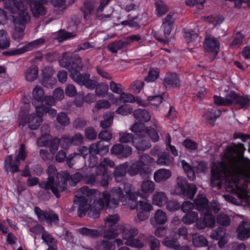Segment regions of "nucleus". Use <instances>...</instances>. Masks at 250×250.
Returning a JSON list of instances; mask_svg holds the SVG:
<instances>
[{"mask_svg": "<svg viewBox=\"0 0 250 250\" xmlns=\"http://www.w3.org/2000/svg\"><path fill=\"white\" fill-rule=\"evenodd\" d=\"M245 150L244 145L242 143L233 146H228L222 154V159L212 162L210 170V182L213 187L221 186L223 180L225 179L226 190L236 194L239 197L241 196L244 189L239 186L240 179L237 173L231 167L230 163L224 159L231 160L233 158V154L242 156Z\"/></svg>", "mask_w": 250, "mask_h": 250, "instance_id": "1", "label": "nucleus"}, {"mask_svg": "<svg viewBox=\"0 0 250 250\" xmlns=\"http://www.w3.org/2000/svg\"><path fill=\"white\" fill-rule=\"evenodd\" d=\"M59 64L68 70L71 78L80 85H83L90 89H94L97 81L90 79L89 74L80 72L82 64L81 59L78 55L64 53L59 60Z\"/></svg>", "mask_w": 250, "mask_h": 250, "instance_id": "2", "label": "nucleus"}, {"mask_svg": "<svg viewBox=\"0 0 250 250\" xmlns=\"http://www.w3.org/2000/svg\"><path fill=\"white\" fill-rule=\"evenodd\" d=\"M109 148L107 145H104L102 141H99L97 143L91 144L88 148L85 146H80L78 149L79 153H73L68 156L66 159V164L69 167H72L73 166L74 159L83 156L84 159L89 154L90 166L93 167L96 164L95 155L99 154L104 156L108 152Z\"/></svg>", "mask_w": 250, "mask_h": 250, "instance_id": "3", "label": "nucleus"}, {"mask_svg": "<svg viewBox=\"0 0 250 250\" xmlns=\"http://www.w3.org/2000/svg\"><path fill=\"white\" fill-rule=\"evenodd\" d=\"M61 172L57 173L56 167L53 165H49L47 168V173L48 178L46 181L39 183V187L45 190H51L52 192L57 198L60 197V187L62 185V182L58 178V175Z\"/></svg>", "mask_w": 250, "mask_h": 250, "instance_id": "4", "label": "nucleus"}, {"mask_svg": "<svg viewBox=\"0 0 250 250\" xmlns=\"http://www.w3.org/2000/svg\"><path fill=\"white\" fill-rule=\"evenodd\" d=\"M100 198L102 199L106 208H115L117 207L120 201L123 202L125 200V195L120 187H114L109 192L106 190L104 191Z\"/></svg>", "mask_w": 250, "mask_h": 250, "instance_id": "5", "label": "nucleus"}, {"mask_svg": "<svg viewBox=\"0 0 250 250\" xmlns=\"http://www.w3.org/2000/svg\"><path fill=\"white\" fill-rule=\"evenodd\" d=\"M176 182L175 191L177 195L190 199L194 197L197 191L194 184L188 183L186 178L180 176L177 178Z\"/></svg>", "mask_w": 250, "mask_h": 250, "instance_id": "6", "label": "nucleus"}, {"mask_svg": "<svg viewBox=\"0 0 250 250\" xmlns=\"http://www.w3.org/2000/svg\"><path fill=\"white\" fill-rule=\"evenodd\" d=\"M13 22L16 25H19L21 27L16 26L13 33V37L15 40L19 41L21 40L23 37V32L26 24L30 21V17L29 14L26 11L25 8H22L19 13V16H12Z\"/></svg>", "mask_w": 250, "mask_h": 250, "instance_id": "7", "label": "nucleus"}, {"mask_svg": "<svg viewBox=\"0 0 250 250\" xmlns=\"http://www.w3.org/2000/svg\"><path fill=\"white\" fill-rule=\"evenodd\" d=\"M83 176L79 172L70 175L67 171H62L58 176L59 181L62 182V185L60 187V192H62L67 189V183H69L72 187L75 186L81 180L83 179Z\"/></svg>", "mask_w": 250, "mask_h": 250, "instance_id": "8", "label": "nucleus"}, {"mask_svg": "<svg viewBox=\"0 0 250 250\" xmlns=\"http://www.w3.org/2000/svg\"><path fill=\"white\" fill-rule=\"evenodd\" d=\"M45 39L41 38L33 41L29 42L21 48L15 49H10L2 52V54L5 56H12L23 54L27 51L38 48L45 42Z\"/></svg>", "mask_w": 250, "mask_h": 250, "instance_id": "9", "label": "nucleus"}, {"mask_svg": "<svg viewBox=\"0 0 250 250\" xmlns=\"http://www.w3.org/2000/svg\"><path fill=\"white\" fill-rule=\"evenodd\" d=\"M34 212L38 221L41 223L46 221L48 226L50 227H52L53 224L57 225L59 223V216L52 210H44L36 206L34 208Z\"/></svg>", "mask_w": 250, "mask_h": 250, "instance_id": "10", "label": "nucleus"}, {"mask_svg": "<svg viewBox=\"0 0 250 250\" xmlns=\"http://www.w3.org/2000/svg\"><path fill=\"white\" fill-rule=\"evenodd\" d=\"M44 104L36 106V112L43 116L44 113H48L51 118L54 117L57 114V110L51 108L55 104L54 99L51 96H46L44 98Z\"/></svg>", "mask_w": 250, "mask_h": 250, "instance_id": "11", "label": "nucleus"}, {"mask_svg": "<svg viewBox=\"0 0 250 250\" xmlns=\"http://www.w3.org/2000/svg\"><path fill=\"white\" fill-rule=\"evenodd\" d=\"M23 0L30 6L34 0ZM22 8H25L29 14L27 4H24L22 0H8L5 2V9L9 10L12 14L18 13V16H19V13Z\"/></svg>", "mask_w": 250, "mask_h": 250, "instance_id": "12", "label": "nucleus"}, {"mask_svg": "<svg viewBox=\"0 0 250 250\" xmlns=\"http://www.w3.org/2000/svg\"><path fill=\"white\" fill-rule=\"evenodd\" d=\"M150 172V169L148 167H144L137 161L128 166V173L131 176L139 175L145 177Z\"/></svg>", "mask_w": 250, "mask_h": 250, "instance_id": "13", "label": "nucleus"}, {"mask_svg": "<svg viewBox=\"0 0 250 250\" xmlns=\"http://www.w3.org/2000/svg\"><path fill=\"white\" fill-rule=\"evenodd\" d=\"M124 189L125 195L128 198V200L132 202L131 208L132 209H136L139 205L137 198L140 195V191H136L134 187L129 183H125Z\"/></svg>", "mask_w": 250, "mask_h": 250, "instance_id": "14", "label": "nucleus"}, {"mask_svg": "<svg viewBox=\"0 0 250 250\" xmlns=\"http://www.w3.org/2000/svg\"><path fill=\"white\" fill-rule=\"evenodd\" d=\"M54 72L53 69L50 67H46L42 70L41 82L44 87L52 88L56 84V80L53 77Z\"/></svg>", "mask_w": 250, "mask_h": 250, "instance_id": "15", "label": "nucleus"}, {"mask_svg": "<svg viewBox=\"0 0 250 250\" xmlns=\"http://www.w3.org/2000/svg\"><path fill=\"white\" fill-rule=\"evenodd\" d=\"M205 49L208 53H211L214 59L217 55L219 47V42L213 37H207L204 42Z\"/></svg>", "mask_w": 250, "mask_h": 250, "instance_id": "16", "label": "nucleus"}, {"mask_svg": "<svg viewBox=\"0 0 250 250\" xmlns=\"http://www.w3.org/2000/svg\"><path fill=\"white\" fill-rule=\"evenodd\" d=\"M163 84L167 89L179 88L180 87V80L178 75L176 73L168 72L166 73Z\"/></svg>", "mask_w": 250, "mask_h": 250, "instance_id": "17", "label": "nucleus"}, {"mask_svg": "<svg viewBox=\"0 0 250 250\" xmlns=\"http://www.w3.org/2000/svg\"><path fill=\"white\" fill-rule=\"evenodd\" d=\"M45 2V0H34L30 3V10L35 18H38L46 14V9L43 5Z\"/></svg>", "mask_w": 250, "mask_h": 250, "instance_id": "18", "label": "nucleus"}, {"mask_svg": "<svg viewBox=\"0 0 250 250\" xmlns=\"http://www.w3.org/2000/svg\"><path fill=\"white\" fill-rule=\"evenodd\" d=\"M203 213L204 214L203 220L202 221H198L196 222L197 227L200 229H203L206 227H213L215 224V219L211 210H206V211Z\"/></svg>", "mask_w": 250, "mask_h": 250, "instance_id": "19", "label": "nucleus"}, {"mask_svg": "<svg viewBox=\"0 0 250 250\" xmlns=\"http://www.w3.org/2000/svg\"><path fill=\"white\" fill-rule=\"evenodd\" d=\"M111 152L113 154L119 155L120 157H127L131 154L132 149L127 145L117 144L111 147Z\"/></svg>", "mask_w": 250, "mask_h": 250, "instance_id": "20", "label": "nucleus"}, {"mask_svg": "<svg viewBox=\"0 0 250 250\" xmlns=\"http://www.w3.org/2000/svg\"><path fill=\"white\" fill-rule=\"evenodd\" d=\"M104 208H106L105 205L102 199L99 198L94 203L93 206L90 209H88V215L90 218H98L100 216L101 211Z\"/></svg>", "mask_w": 250, "mask_h": 250, "instance_id": "21", "label": "nucleus"}, {"mask_svg": "<svg viewBox=\"0 0 250 250\" xmlns=\"http://www.w3.org/2000/svg\"><path fill=\"white\" fill-rule=\"evenodd\" d=\"M237 238L245 240L250 237V224L245 221H242L237 229Z\"/></svg>", "mask_w": 250, "mask_h": 250, "instance_id": "22", "label": "nucleus"}, {"mask_svg": "<svg viewBox=\"0 0 250 250\" xmlns=\"http://www.w3.org/2000/svg\"><path fill=\"white\" fill-rule=\"evenodd\" d=\"M133 146L139 151H143L151 146V144L148 139L144 136H135Z\"/></svg>", "mask_w": 250, "mask_h": 250, "instance_id": "23", "label": "nucleus"}, {"mask_svg": "<svg viewBox=\"0 0 250 250\" xmlns=\"http://www.w3.org/2000/svg\"><path fill=\"white\" fill-rule=\"evenodd\" d=\"M119 231L120 234H122V237L125 241L133 238L138 234V230L136 228L125 227L124 225H120Z\"/></svg>", "mask_w": 250, "mask_h": 250, "instance_id": "24", "label": "nucleus"}, {"mask_svg": "<svg viewBox=\"0 0 250 250\" xmlns=\"http://www.w3.org/2000/svg\"><path fill=\"white\" fill-rule=\"evenodd\" d=\"M20 162L15 158L13 159L11 155L8 156L4 161V168L6 171L9 170L12 173H17L19 171Z\"/></svg>", "mask_w": 250, "mask_h": 250, "instance_id": "25", "label": "nucleus"}, {"mask_svg": "<svg viewBox=\"0 0 250 250\" xmlns=\"http://www.w3.org/2000/svg\"><path fill=\"white\" fill-rule=\"evenodd\" d=\"M33 97L34 100L32 102V104L36 107V106H39L44 104V98L46 96H44V92L42 88L37 85L33 90Z\"/></svg>", "mask_w": 250, "mask_h": 250, "instance_id": "26", "label": "nucleus"}, {"mask_svg": "<svg viewBox=\"0 0 250 250\" xmlns=\"http://www.w3.org/2000/svg\"><path fill=\"white\" fill-rule=\"evenodd\" d=\"M221 113L222 111L220 109L210 108L206 111L203 116L205 119L209 122V124L214 126L215 121L220 116Z\"/></svg>", "mask_w": 250, "mask_h": 250, "instance_id": "27", "label": "nucleus"}, {"mask_svg": "<svg viewBox=\"0 0 250 250\" xmlns=\"http://www.w3.org/2000/svg\"><path fill=\"white\" fill-rule=\"evenodd\" d=\"M128 172V164L124 163L115 168L113 176L117 182H121L124 179L126 173Z\"/></svg>", "mask_w": 250, "mask_h": 250, "instance_id": "28", "label": "nucleus"}, {"mask_svg": "<svg viewBox=\"0 0 250 250\" xmlns=\"http://www.w3.org/2000/svg\"><path fill=\"white\" fill-rule=\"evenodd\" d=\"M155 184L151 181L146 180L143 181L141 184V191H140L139 196L142 198H147L148 194L153 192Z\"/></svg>", "mask_w": 250, "mask_h": 250, "instance_id": "29", "label": "nucleus"}, {"mask_svg": "<svg viewBox=\"0 0 250 250\" xmlns=\"http://www.w3.org/2000/svg\"><path fill=\"white\" fill-rule=\"evenodd\" d=\"M134 118L142 124L150 121L151 115L149 112L144 109L138 108L133 111Z\"/></svg>", "mask_w": 250, "mask_h": 250, "instance_id": "30", "label": "nucleus"}, {"mask_svg": "<svg viewBox=\"0 0 250 250\" xmlns=\"http://www.w3.org/2000/svg\"><path fill=\"white\" fill-rule=\"evenodd\" d=\"M177 235H170L165 238L162 242L163 245L167 248L176 250L179 247L180 243L178 242Z\"/></svg>", "mask_w": 250, "mask_h": 250, "instance_id": "31", "label": "nucleus"}, {"mask_svg": "<svg viewBox=\"0 0 250 250\" xmlns=\"http://www.w3.org/2000/svg\"><path fill=\"white\" fill-rule=\"evenodd\" d=\"M174 21L172 15H167L163 20L162 27L164 30L165 36L167 38L170 35L173 28Z\"/></svg>", "mask_w": 250, "mask_h": 250, "instance_id": "32", "label": "nucleus"}, {"mask_svg": "<svg viewBox=\"0 0 250 250\" xmlns=\"http://www.w3.org/2000/svg\"><path fill=\"white\" fill-rule=\"evenodd\" d=\"M195 208L202 213L206 211V210L210 209L208 205V200L206 197L198 196L194 200Z\"/></svg>", "mask_w": 250, "mask_h": 250, "instance_id": "33", "label": "nucleus"}, {"mask_svg": "<svg viewBox=\"0 0 250 250\" xmlns=\"http://www.w3.org/2000/svg\"><path fill=\"white\" fill-rule=\"evenodd\" d=\"M157 164L160 166H170L172 164V161L170 159L169 153L167 151L161 152L158 153Z\"/></svg>", "mask_w": 250, "mask_h": 250, "instance_id": "34", "label": "nucleus"}, {"mask_svg": "<svg viewBox=\"0 0 250 250\" xmlns=\"http://www.w3.org/2000/svg\"><path fill=\"white\" fill-rule=\"evenodd\" d=\"M96 3V0H85L83 7L81 8V11L83 12L84 19L86 20L87 17L93 12Z\"/></svg>", "mask_w": 250, "mask_h": 250, "instance_id": "35", "label": "nucleus"}, {"mask_svg": "<svg viewBox=\"0 0 250 250\" xmlns=\"http://www.w3.org/2000/svg\"><path fill=\"white\" fill-rule=\"evenodd\" d=\"M42 115L41 114L33 113L30 114V118L28 123V127L31 130H36L40 126L42 121Z\"/></svg>", "mask_w": 250, "mask_h": 250, "instance_id": "36", "label": "nucleus"}, {"mask_svg": "<svg viewBox=\"0 0 250 250\" xmlns=\"http://www.w3.org/2000/svg\"><path fill=\"white\" fill-rule=\"evenodd\" d=\"M167 197L164 192H156L153 196L152 203L159 207H163L167 203Z\"/></svg>", "mask_w": 250, "mask_h": 250, "instance_id": "37", "label": "nucleus"}, {"mask_svg": "<svg viewBox=\"0 0 250 250\" xmlns=\"http://www.w3.org/2000/svg\"><path fill=\"white\" fill-rule=\"evenodd\" d=\"M129 44L127 41L122 40L115 41L109 43L107 46L108 50L113 53H117L118 51L122 49L125 45Z\"/></svg>", "mask_w": 250, "mask_h": 250, "instance_id": "38", "label": "nucleus"}, {"mask_svg": "<svg viewBox=\"0 0 250 250\" xmlns=\"http://www.w3.org/2000/svg\"><path fill=\"white\" fill-rule=\"evenodd\" d=\"M169 170L160 169L156 171L154 174V179L156 182L159 183L167 180L171 176Z\"/></svg>", "mask_w": 250, "mask_h": 250, "instance_id": "39", "label": "nucleus"}, {"mask_svg": "<svg viewBox=\"0 0 250 250\" xmlns=\"http://www.w3.org/2000/svg\"><path fill=\"white\" fill-rule=\"evenodd\" d=\"M79 232L83 235L90 238H97L102 235V231L96 229H88L86 227L79 229Z\"/></svg>", "mask_w": 250, "mask_h": 250, "instance_id": "40", "label": "nucleus"}, {"mask_svg": "<svg viewBox=\"0 0 250 250\" xmlns=\"http://www.w3.org/2000/svg\"><path fill=\"white\" fill-rule=\"evenodd\" d=\"M30 115L27 109L22 108L21 110L18 115L19 126L23 127L26 124L28 125Z\"/></svg>", "mask_w": 250, "mask_h": 250, "instance_id": "41", "label": "nucleus"}, {"mask_svg": "<svg viewBox=\"0 0 250 250\" xmlns=\"http://www.w3.org/2000/svg\"><path fill=\"white\" fill-rule=\"evenodd\" d=\"M154 218L156 226L163 225L167 221V216L166 213L161 209H157L155 211Z\"/></svg>", "mask_w": 250, "mask_h": 250, "instance_id": "42", "label": "nucleus"}, {"mask_svg": "<svg viewBox=\"0 0 250 250\" xmlns=\"http://www.w3.org/2000/svg\"><path fill=\"white\" fill-rule=\"evenodd\" d=\"M120 225L117 226H110L104 232V237L105 238L113 239L115 238L120 234L119 231Z\"/></svg>", "mask_w": 250, "mask_h": 250, "instance_id": "43", "label": "nucleus"}, {"mask_svg": "<svg viewBox=\"0 0 250 250\" xmlns=\"http://www.w3.org/2000/svg\"><path fill=\"white\" fill-rule=\"evenodd\" d=\"M38 76V68L37 66L33 65L26 70L25 73V79L29 82L34 81Z\"/></svg>", "mask_w": 250, "mask_h": 250, "instance_id": "44", "label": "nucleus"}, {"mask_svg": "<svg viewBox=\"0 0 250 250\" xmlns=\"http://www.w3.org/2000/svg\"><path fill=\"white\" fill-rule=\"evenodd\" d=\"M192 241L195 247H203L208 245L207 239L202 235H193Z\"/></svg>", "mask_w": 250, "mask_h": 250, "instance_id": "45", "label": "nucleus"}, {"mask_svg": "<svg viewBox=\"0 0 250 250\" xmlns=\"http://www.w3.org/2000/svg\"><path fill=\"white\" fill-rule=\"evenodd\" d=\"M94 89H95V93L98 97H104L107 94L108 85L105 83H97Z\"/></svg>", "mask_w": 250, "mask_h": 250, "instance_id": "46", "label": "nucleus"}, {"mask_svg": "<svg viewBox=\"0 0 250 250\" xmlns=\"http://www.w3.org/2000/svg\"><path fill=\"white\" fill-rule=\"evenodd\" d=\"M235 104L239 105L241 108L246 109L250 106V99L248 95L239 94Z\"/></svg>", "mask_w": 250, "mask_h": 250, "instance_id": "47", "label": "nucleus"}, {"mask_svg": "<svg viewBox=\"0 0 250 250\" xmlns=\"http://www.w3.org/2000/svg\"><path fill=\"white\" fill-rule=\"evenodd\" d=\"M198 215L197 212L190 211L187 212L183 217V222L186 224H191L197 220Z\"/></svg>", "mask_w": 250, "mask_h": 250, "instance_id": "48", "label": "nucleus"}, {"mask_svg": "<svg viewBox=\"0 0 250 250\" xmlns=\"http://www.w3.org/2000/svg\"><path fill=\"white\" fill-rule=\"evenodd\" d=\"M145 241L148 245L151 250L160 249L159 240L153 235H148L145 238Z\"/></svg>", "mask_w": 250, "mask_h": 250, "instance_id": "49", "label": "nucleus"}, {"mask_svg": "<svg viewBox=\"0 0 250 250\" xmlns=\"http://www.w3.org/2000/svg\"><path fill=\"white\" fill-rule=\"evenodd\" d=\"M146 127L144 124L141 123H135L131 127V131L135 133V136H144L146 133Z\"/></svg>", "mask_w": 250, "mask_h": 250, "instance_id": "50", "label": "nucleus"}, {"mask_svg": "<svg viewBox=\"0 0 250 250\" xmlns=\"http://www.w3.org/2000/svg\"><path fill=\"white\" fill-rule=\"evenodd\" d=\"M77 193L82 196L88 198V197L90 198L94 196L96 193V190L89 188L87 186H83L80 188Z\"/></svg>", "mask_w": 250, "mask_h": 250, "instance_id": "51", "label": "nucleus"}, {"mask_svg": "<svg viewBox=\"0 0 250 250\" xmlns=\"http://www.w3.org/2000/svg\"><path fill=\"white\" fill-rule=\"evenodd\" d=\"M244 36L240 32H237L233 35V40L230 43V45L233 47H236L242 44Z\"/></svg>", "mask_w": 250, "mask_h": 250, "instance_id": "52", "label": "nucleus"}, {"mask_svg": "<svg viewBox=\"0 0 250 250\" xmlns=\"http://www.w3.org/2000/svg\"><path fill=\"white\" fill-rule=\"evenodd\" d=\"M43 241L49 247H53L55 243V239L47 231H44L42 235Z\"/></svg>", "mask_w": 250, "mask_h": 250, "instance_id": "53", "label": "nucleus"}, {"mask_svg": "<svg viewBox=\"0 0 250 250\" xmlns=\"http://www.w3.org/2000/svg\"><path fill=\"white\" fill-rule=\"evenodd\" d=\"M98 137L100 141H102L104 145H107L108 147L109 141L112 138V134L111 132L105 130L99 133Z\"/></svg>", "mask_w": 250, "mask_h": 250, "instance_id": "54", "label": "nucleus"}, {"mask_svg": "<svg viewBox=\"0 0 250 250\" xmlns=\"http://www.w3.org/2000/svg\"><path fill=\"white\" fill-rule=\"evenodd\" d=\"M182 145L187 149L190 151H195L198 148L197 143L190 139L186 138L183 142Z\"/></svg>", "mask_w": 250, "mask_h": 250, "instance_id": "55", "label": "nucleus"}, {"mask_svg": "<svg viewBox=\"0 0 250 250\" xmlns=\"http://www.w3.org/2000/svg\"><path fill=\"white\" fill-rule=\"evenodd\" d=\"M238 95V94L232 90L227 94L225 97L227 106L235 104Z\"/></svg>", "mask_w": 250, "mask_h": 250, "instance_id": "56", "label": "nucleus"}, {"mask_svg": "<svg viewBox=\"0 0 250 250\" xmlns=\"http://www.w3.org/2000/svg\"><path fill=\"white\" fill-rule=\"evenodd\" d=\"M217 223L222 226H228L230 225L231 220L229 217L223 213H220L217 217Z\"/></svg>", "mask_w": 250, "mask_h": 250, "instance_id": "57", "label": "nucleus"}, {"mask_svg": "<svg viewBox=\"0 0 250 250\" xmlns=\"http://www.w3.org/2000/svg\"><path fill=\"white\" fill-rule=\"evenodd\" d=\"M57 121L62 126H65L69 124V118L64 112H60L57 116Z\"/></svg>", "mask_w": 250, "mask_h": 250, "instance_id": "58", "label": "nucleus"}, {"mask_svg": "<svg viewBox=\"0 0 250 250\" xmlns=\"http://www.w3.org/2000/svg\"><path fill=\"white\" fill-rule=\"evenodd\" d=\"M125 244L126 246L139 249L143 248L144 246V243L141 240L139 239H135L134 237L131 239H128L127 241H125Z\"/></svg>", "mask_w": 250, "mask_h": 250, "instance_id": "59", "label": "nucleus"}, {"mask_svg": "<svg viewBox=\"0 0 250 250\" xmlns=\"http://www.w3.org/2000/svg\"><path fill=\"white\" fill-rule=\"evenodd\" d=\"M115 245L108 240H104L97 246V250H114Z\"/></svg>", "mask_w": 250, "mask_h": 250, "instance_id": "60", "label": "nucleus"}, {"mask_svg": "<svg viewBox=\"0 0 250 250\" xmlns=\"http://www.w3.org/2000/svg\"><path fill=\"white\" fill-rule=\"evenodd\" d=\"M132 111V107L130 104H125L119 106L116 110V113L121 115H127Z\"/></svg>", "mask_w": 250, "mask_h": 250, "instance_id": "61", "label": "nucleus"}, {"mask_svg": "<svg viewBox=\"0 0 250 250\" xmlns=\"http://www.w3.org/2000/svg\"><path fill=\"white\" fill-rule=\"evenodd\" d=\"M119 141L122 143H127L128 142H132V145H133V141L135 136L134 137L132 133H127L126 132H121L119 133Z\"/></svg>", "mask_w": 250, "mask_h": 250, "instance_id": "62", "label": "nucleus"}, {"mask_svg": "<svg viewBox=\"0 0 250 250\" xmlns=\"http://www.w3.org/2000/svg\"><path fill=\"white\" fill-rule=\"evenodd\" d=\"M145 132L149 136L152 142H157L159 141V136L158 132L154 128L147 127L146 128Z\"/></svg>", "mask_w": 250, "mask_h": 250, "instance_id": "63", "label": "nucleus"}, {"mask_svg": "<svg viewBox=\"0 0 250 250\" xmlns=\"http://www.w3.org/2000/svg\"><path fill=\"white\" fill-rule=\"evenodd\" d=\"M159 76V71L157 68L150 69L148 75L145 78V81L147 82H154Z\"/></svg>", "mask_w": 250, "mask_h": 250, "instance_id": "64", "label": "nucleus"}]
</instances>
